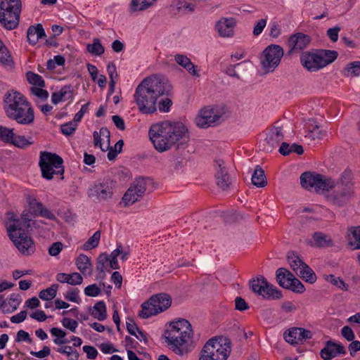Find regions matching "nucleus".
Listing matches in <instances>:
<instances>
[{
	"label": "nucleus",
	"instance_id": "1",
	"mask_svg": "<svg viewBox=\"0 0 360 360\" xmlns=\"http://www.w3.org/2000/svg\"><path fill=\"white\" fill-rule=\"evenodd\" d=\"M172 90V86L163 75H154L145 78L134 94L139 110L143 114L155 112L158 99L164 95H170Z\"/></svg>",
	"mask_w": 360,
	"mask_h": 360
},
{
	"label": "nucleus",
	"instance_id": "2",
	"mask_svg": "<svg viewBox=\"0 0 360 360\" xmlns=\"http://www.w3.org/2000/svg\"><path fill=\"white\" fill-rule=\"evenodd\" d=\"M150 138L156 150L164 152L172 146H183L189 139L188 129L180 122L165 121L153 124Z\"/></svg>",
	"mask_w": 360,
	"mask_h": 360
},
{
	"label": "nucleus",
	"instance_id": "3",
	"mask_svg": "<svg viewBox=\"0 0 360 360\" xmlns=\"http://www.w3.org/2000/svg\"><path fill=\"white\" fill-rule=\"evenodd\" d=\"M4 109L8 118L21 125H30L34 121L32 104L20 92L9 90L4 95Z\"/></svg>",
	"mask_w": 360,
	"mask_h": 360
},
{
	"label": "nucleus",
	"instance_id": "4",
	"mask_svg": "<svg viewBox=\"0 0 360 360\" xmlns=\"http://www.w3.org/2000/svg\"><path fill=\"white\" fill-rule=\"evenodd\" d=\"M169 348L175 354L183 356L188 353L192 342L193 330L191 323L184 319L170 323L164 334Z\"/></svg>",
	"mask_w": 360,
	"mask_h": 360
},
{
	"label": "nucleus",
	"instance_id": "5",
	"mask_svg": "<svg viewBox=\"0 0 360 360\" xmlns=\"http://www.w3.org/2000/svg\"><path fill=\"white\" fill-rule=\"evenodd\" d=\"M7 221L5 226L9 238L13 242L15 247L24 255H30L35 251L34 243L25 232L20 226V221L13 212L7 214Z\"/></svg>",
	"mask_w": 360,
	"mask_h": 360
},
{
	"label": "nucleus",
	"instance_id": "6",
	"mask_svg": "<svg viewBox=\"0 0 360 360\" xmlns=\"http://www.w3.org/2000/svg\"><path fill=\"white\" fill-rule=\"evenodd\" d=\"M338 57V52L320 49L314 52H304L300 56L302 65L309 72H317L333 63Z\"/></svg>",
	"mask_w": 360,
	"mask_h": 360
},
{
	"label": "nucleus",
	"instance_id": "7",
	"mask_svg": "<svg viewBox=\"0 0 360 360\" xmlns=\"http://www.w3.org/2000/svg\"><path fill=\"white\" fill-rule=\"evenodd\" d=\"M231 352V342L224 337L210 339L203 346L198 360H226Z\"/></svg>",
	"mask_w": 360,
	"mask_h": 360
},
{
	"label": "nucleus",
	"instance_id": "8",
	"mask_svg": "<svg viewBox=\"0 0 360 360\" xmlns=\"http://www.w3.org/2000/svg\"><path fill=\"white\" fill-rule=\"evenodd\" d=\"M21 8V0H2L0 3V24L7 30L16 28Z\"/></svg>",
	"mask_w": 360,
	"mask_h": 360
},
{
	"label": "nucleus",
	"instance_id": "9",
	"mask_svg": "<svg viewBox=\"0 0 360 360\" xmlns=\"http://www.w3.org/2000/svg\"><path fill=\"white\" fill-rule=\"evenodd\" d=\"M63 160L59 155L49 152H41L39 165L43 178L51 180L54 174L63 175L64 168ZM61 179H63L62 176Z\"/></svg>",
	"mask_w": 360,
	"mask_h": 360
},
{
	"label": "nucleus",
	"instance_id": "10",
	"mask_svg": "<svg viewBox=\"0 0 360 360\" xmlns=\"http://www.w3.org/2000/svg\"><path fill=\"white\" fill-rule=\"evenodd\" d=\"M171 304L172 298L169 295L165 293L154 295L141 304L142 310L138 315L141 319H148L165 311Z\"/></svg>",
	"mask_w": 360,
	"mask_h": 360
},
{
	"label": "nucleus",
	"instance_id": "11",
	"mask_svg": "<svg viewBox=\"0 0 360 360\" xmlns=\"http://www.w3.org/2000/svg\"><path fill=\"white\" fill-rule=\"evenodd\" d=\"M225 113L226 108L224 105L205 107L200 110L195 118V123L200 128L214 127L224 120Z\"/></svg>",
	"mask_w": 360,
	"mask_h": 360
},
{
	"label": "nucleus",
	"instance_id": "12",
	"mask_svg": "<svg viewBox=\"0 0 360 360\" xmlns=\"http://www.w3.org/2000/svg\"><path fill=\"white\" fill-rule=\"evenodd\" d=\"M283 55V49L279 45L271 44L266 47L260 57V63L264 72H273L280 64Z\"/></svg>",
	"mask_w": 360,
	"mask_h": 360
},
{
	"label": "nucleus",
	"instance_id": "13",
	"mask_svg": "<svg viewBox=\"0 0 360 360\" xmlns=\"http://www.w3.org/2000/svg\"><path fill=\"white\" fill-rule=\"evenodd\" d=\"M252 291L264 299L278 300L282 297V292L274 285L269 283L262 275L250 281Z\"/></svg>",
	"mask_w": 360,
	"mask_h": 360
},
{
	"label": "nucleus",
	"instance_id": "14",
	"mask_svg": "<svg viewBox=\"0 0 360 360\" xmlns=\"http://www.w3.org/2000/svg\"><path fill=\"white\" fill-rule=\"evenodd\" d=\"M115 183L110 180L96 182L88 189V196L94 202H105L112 199L114 193Z\"/></svg>",
	"mask_w": 360,
	"mask_h": 360
},
{
	"label": "nucleus",
	"instance_id": "15",
	"mask_svg": "<svg viewBox=\"0 0 360 360\" xmlns=\"http://www.w3.org/2000/svg\"><path fill=\"white\" fill-rule=\"evenodd\" d=\"M300 184L303 188L307 190L314 189L317 192L328 191L333 186V183L324 176L310 172L301 174Z\"/></svg>",
	"mask_w": 360,
	"mask_h": 360
},
{
	"label": "nucleus",
	"instance_id": "16",
	"mask_svg": "<svg viewBox=\"0 0 360 360\" xmlns=\"http://www.w3.org/2000/svg\"><path fill=\"white\" fill-rule=\"evenodd\" d=\"M150 183L149 179L138 178L127 189L122 198L124 206L131 205L139 201L146 191L147 186Z\"/></svg>",
	"mask_w": 360,
	"mask_h": 360
},
{
	"label": "nucleus",
	"instance_id": "17",
	"mask_svg": "<svg viewBox=\"0 0 360 360\" xmlns=\"http://www.w3.org/2000/svg\"><path fill=\"white\" fill-rule=\"evenodd\" d=\"M283 139L282 128L274 126L270 129L263 142L259 143V147L264 151L271 152Z\"/></svg>",
	"mask_w": 360,
	"mask_h": 360
},
{
	"label": "nucleus",
	"instance_id": "18",
	"mask_svg": "<svg viewBox=\"0 0 360 360\" xmlns=\"http://www.w3.org/2000/svg\"><path fill=\"white\" fill-rule=\"evenodd\" d=\"M312 333L307 329L293 327L288 329L283 334L285 340L291 345H297L303 340L311 339Z\"/></svg>",
	"mask_w": 360,
	"mask_h": 360
},
{
	"label": "nucleus",
	"instance_id": "19",
	"mask_svg": "<svg viewBox=\"0 0 360 360\" xmlns=\"http://www.w3.org/2000/svg\"><path fill=\"white\" fill-rule=\"evenodd\" d=\"M26 201L33 215L41 216L48 219H55V215L44 207L41 202H39L34 195L27 194Z\"/></svg>",
	"mask_w": 360,
	"mask_h": 360
},
{
	"label": "nucleus",
	"instance_id": "20",
	"mask_svg": "<svg viewBox=\"0 0 360 360\" xmlns=\"http://www.w3.org/2000/svg\"><path fill=\"white\" fill-rule=\"evenodd\" d=\"M311 41V37L306 34L297 32L291 35L288 39V45L289 53H298L307 48Z\"/></svg>",
	"mask_w": 360,
	"mask_h": 360
},
{
	"label": "nucleus",
	"instance_id": "21",
	"mask_svg": "<svg viewBox=\"0 0 360 360\" xmlns=\"http://www.w3.org/2000/svg\"><path fill=\"white\" fill-rule=\"evenodd\" d=\"M346 352V349L342 344L328 340L321 349L320 355L323 360H331L334 357L345 354Z\"/></svg>",
	"mask_w": 360,
	"mask_h": 360
},
{
	"label": "nucleus",
	"instance_id": "22",
	"mask_svg": "<svg viewBox=\"0 0 360 360\" xmlns=\"http://www.w3.org/2000/svg\"><path fill=\"white\" fill-rule=\"evenodd\" d=\"M216 180L217 184L219 187H220L222 190H226L229 188L231 180V177L228 173L227 169L224 165V162L222 160H216Z\"/></svg>",
	"mask_w": 360,
	"mask_h": 360
},
{
	"label": "nucleus",
	"instance_id": "23",
	"mask_svg": "<svg viewBox=\"0 0 360 360\" xmlns=\"http://www.w3.org/2000/svg\"><path fill=\"white\" fill-rule=\"evenodd\" d=\"M236 21L233 18H222L215 25V30L221 37H232Z\"/></svg>",
	"mask_w": 360,
	"mask_h": 360
},
{
	"label": "nucleus",
	"instance_id": "24",
	"mask_svg": "<svg viewBox=\"0 0 360 360\" xmlns=\"http://www.w3.org/2000/svg\"><path fill=\"white\" fill-rule=\"evenodd\" d=\"M93 137L95 147H99L102 151L109 149L110 133L106 127H101L99 131H94Z\"/></svg>",
	"mask_w": 360,
	"mask_h": 360
},
{
	"label": "nucleus",
	"instance_id": "25",
	"mask_svg": "<svg viewBox=\"0 0 360 360\" xmlns=\"http://www.w3.org/2000/svg\"><path fill=\"white\" fill-rule=\"evenodd\" d=\"M353 194V189L341 187L340 191H336L329 196V200L335 205L341 207L346 205Z\"/></svg>",
	"mask_w": 360,
	"mask_h": 360
},
{
	"label": "nucleus",
	"instance_id": "26",
	"mask_svg": "<svg viewBox=\"0 0 360 360\" xmlns=\"http://www.w3.org/2000/svg\"><path fill=\"white\" fill-rule=\"evenodd\" d=\"M46 36L44 29L41 24H37L36 25H31L27 31V37L28 42L31 45H35L39 39Z\"/></svg>",
	"mask_w": 360,
	"mask_h": 360
},
{
	"label": "nucleus",
	"instance_id": "27",
	"mask_svg": "<svg viewBox=\"0 0 360 360\" xmlns=\"http://www.w3.org/2000/svg\"><path fill=\"white\" fill-rule=\"evenodd\" d=\"M56 279L61 283H68L72 285H80L83 282L82 275L77 272L72 274L58 273L56 276Z\"/></svg>",
	"mask_w": 360,
	"mask_h": 360
},
{
	"label": "nucleus",
	"instance_id": "28",
	"mask_svg": "<svg viewBox=\"0 0 360 360\" xmlns=\"http://www.w3.org/2000/svg\"><path fill=\"white\" fill-rule=\"evenodd\" d=\"M174 60L179 65L186 69L191 75L197 77L200 76L198 71L196 70V66L186 55L176 54L174 56Z\"/></svg>",
	"mask_w": 360,
	"mask_h": 360
},
{
	"label": "nucleus",
	"instance_id": "29",
	"mask_svg": "<svg viewBox=\"0 0 360 360\" xmlns=\"http://www.w3.org/2000/svg\"><path fill=\"white\" fill-rule=\"evenodd\" d=\"M312 246L319 248H326L333 246V242L331 237L323 232L317 231L312 235Z\"/></svg>",
	"mask_w": 360,
	"mask_h": 360
},
{
	"label": "nucleus",
	"instance_id": "30",
	"mask_svg": "<svg viewBox=\"0 0 360 360\" xmlns=\"http://www.w3.org/2000/svg\"><path fill=\"white\" fill-rule=\"evenodd\" d=\"M276 281L279 285L287 289L290 287V281L294 278V275L285 268H279L276 272Z\"/></svg>",
	"mask_w": 360,
	"mask_h": 360
},
{
	"label": "nucleus",
	"instance_id": "31",
	"mask_svg": "<svg viewBox=\"0 0 360 360\" xmlns=\"http://www.w3.org/2000/svg\"><path fill=\"white\" fill-rule=\"evenodd\" d=\"M75 265L78 270L84 274L91 275L92 272L91 263L89 257L84 254H80L75 259Z\"/></svg>",
	"mask_w": 360,
	"mask_h": 360
},
{
	"label": "nucleus",
	"instance_id": "32",
	"mask_svg": "<svg viewBox=\"0 0 360 360\" xmlns=\"http://www.w3.org/2000/svg\"><path fill=\"white\" fill-rule=\"evenodd\" d=\"M252 183L258 188L264 187L267 184V180L264 170L259 165H257L252 175Z\"/></svg>",
	"mask_w": 360,
	"mask_h": 360
},
{
	"label": "nucleus",
	"instance_id": "33",
	"mask_svg": "<svg viewBox=\"0 0 360 360\" xmlns=\"http://www.w3.org/2000/svg\"><path fill=\"white\" fill-rule=\"evenodd\" d=\"M157 0H131L129 11L131 13L142 11L152 6Z\"/></svg>",
	"mask_w": 360,
	"mask_h": 360
},
{
	"label": "nucleus",
	"instance_id": "34",
	"mask_svg": "<svg viewBox=\"0 0 360 360\" xmlns=\"http://www.w3.org/2000/svg\"><path fill=\"white\" fill-rule=\"evenodd\" d=\"M92 316L98 321H104L107 318L106 306L103 301L97 302L93 307Z\"/></svg>",
	"mask_w": 360,
	"mask_h": 360
},
{
	"label": "nucleus",
	"instance_id": "35",
	"mask_svg": "<svg viewBox=\"0 0 360 360\" xmlns=\"http://www.w3.org/2000/svg\"><path fill=\"white\" fill-rule=\"evenodd\" d=\"M297 275L309 283H314L316 281V276L314 271L307 264L302 266L301 270Z\"/></svg>",
	"mask_w": 360,
	"mask_h": 360
},
{
	"label": "nucleus",
	"instance_id": "36",
	"mask_svg": "<svg viewBox=\"0 0 360 360\" xmlns=\"http://www.w3.org/2000/svg\"><path fill=\"white\" fill-rule=\"evenodd\" d=\"M288 262L290 268L297 274L301 270L302 266L306 264L300 257L293 252H290L287 255Z\"/></svg>",
	"mask_w": 360,
	"mask_h": 360
},
{
	"label": "nucleus",
	"instance_id": "37",
	"mask_svg": "<svg viewBox=\"0 0 360 360\" xmlns=\"http://www.w3.org/2000/svg\"><path fill=\"white\" fill-rule=\"evenodd\" d=\"M109 263V257L107 253H101L98 259L96 262V270L99 271L98 278H104L105 274V271L106 270L107 266Z\"/></svg>",
	"mask_w": 360,
	"mask_h": 360
},
{
	"label": "nucleus",
	"instance_id": "38",
	"mask_svg": "<svg viewBox=\"0 0 360 360\" xmlns=\"http://www.w3.org/2000/svg\"><path fill=\"white\" fill-rule=\"evenodd\" d=\"M58 288V284H52L49 288L42 290L39 292V298L46 301L53 300L56 296Z\"/></svg>",
	"mask_w": 360,
	"mask_h": 360
},
{
	"label": "nucleus",
	"instance_id": "39",
	"mask_svg": "<svg viewBox=\"0 0 360 360\" xmlns=\"http://www.w3.org/2000/svg\"><path fill=\"white\" fill-rule=\"evenodd\" d=\"M33 143L34 141L31 136L25 137V136L15 134V136L11 144L19 148L24 149L28 148Z\"/></svg>",
	"mask_w": 360,
	"mask_h": 360
},
{
	"label": "nucleus",
	"instance_id": "40",
	"mask_svg": "<svg viewBox=\"0 0 360 360\" xmlns=\"http://www.w3.org/2000/svg\"><path fill=\"white\" fill-rule=\"evenodd\" d=\"M6 300L7 302V307L9 308V311H6V313H12L18 309V306L21 303L22 299L19 294L12 293Z\"/></svg>",
	"mask_w": 360,
	"mask_h": 360
},
{
	"label": "nucleus",
	"instance_id": "41",
	"mask_svg": "<svg viewBox=\"0 0 360 360\" xmlns=\"http://www.w3.org/2000/svg\"><path fill=\"white\" fill-rule=\"evenodd\" d=\"M86 50L91 54L95 56H101L105 51V49L98 39H94L92 44H87Z\"/></svg>",
	"mask_w": 360,
	"mask_h": 360
},
{
	"label": "nucleus",
	"instance_id": "42",
	"mask_svg": "<svg viewBox=\"0 0 360 360\" xmlns=\"http://www.w3.org/2000/svg\"><path fill=\"white\" fill-rule=\"evenodd\" d=\"M11 63V55L8 48L0 39V64L3 65H10Z\"/></svg>",
	"mask_w": 360,
	"mask_h": 360
},
{
	"label": "nucleus",
	"instance_id": "43",
	"mask_svg": "<svg viewBox=\"0 0 360 360\" xmlns=\"http://www.w3.org/2000/svg\"><path fill=\"white\" fill-rule=\"evenodd\" d=\"M60 354H65L68 360H78L79 353L70 346H60L55 349Z\"/></svg>",
	"mask_w": 360,
	"mask_h": 360
},
{
	"label": "nucleus",
	"instance_id": "44",
	"mask_svg": "<svg viewBox=\"0 0 360 360\" xmlns=\"http://www.w3.org/2000/svg\"><path fill=\"white\" fill-rule=\"evenodd\" d=\"M122 253V244L119 243L117 245V248L114 250L109 257V264L112 269H119L120 266L117 262V257Z\"/></svg>",
	"mask_w": 360,
	"mask_h": 360
},
{
	"label": "nucleus",
	"instance_id": "45",
	"mask_svg": "<svg viewBox=\"0 0 360 360\" xmlns=\"http://www.w3.org/2000/svg\"><path fill=\"white\" fill-rule=\"evenodd\" d=\"M100 238H101V232L99 231H97L83 245L82 249L84 250L87 251V250H90L91 249L96 248L98 245Z\"/></svg>",
	"mask_w": 360,
	"mask_h": 360
},
{
	"label": "nucleus",
	"instance_id": "46",
	"mask_svg": "<svg viewBox=\"0 0 360 360\" xmlns=\"http://www.w3.org/2000/svg\"><path fill=\"white\" fill-rule=\"evenodd\" d=\"M324 278L326 281L331 283L333 285L336 286L339 289L343 290H348V285L345 283V281L341 279L340 277H336L334 275H325Z\"/></svg>",
	"mask_w": 360,
	"mask_h": 360
},
{
	"label": "nucleus",
	"instance_id": "47",
	"mask_svg": "<svg viewBox=\"0 0 360 360\" xmlns=\"http://www.w3.org/2000/svg\"><path fill=\"white\" fill-rule=\"evenodd\" d=\"M14 136L13 129L0 125V141L11 144Z\"/></svg>",
	"mask_w": 360,
	"mask_h": 360
},
{
	"label": "nucleus",
	"instance_id": "48",
	"mask_svg": "<svg viewBox=\"0 0 360 360\" xmlns=\"http://www.w3.org/2000/svg\"><path fill=\"white\" fill-rule=\"evenodd\" d=\"M352 238L349 243L354 246V249H360V226L352 227L349 229Z\"/></svg>",
	"mask_w": 360,
	"mask_h": 360
},
{
	"label": "nucleus",
	"instance_id": "49",
	"mask_svg": "<svg viewBox=\"0 0 360 360\" xmlns=\"http://www.w3.org/2000/svg\"><path fill=\"white\" fill-rule=\"evenodd\" d=\"M27 79L29 83L33 84V86L44 87L45 82L41 76L33 72H28L27 73Z\"/></svg>",
	"mask_w": 360,
	"mask_h": 360
},
{
	"label": "nucleus",
	"instance_id": "50",
	"mask_svg": "<svg viewBox=\"0 0 360 360\" xmlns=\"http://www.w3.org/2000/svg\"><path fill=\"white\" fill-rule=\"evenodd\" d=\"M352 174L350 171L347 169L345 170L340 178V185L341 187H346L352 189Z\"/></svg>",
	"mask_w": 360,
	"mask_h": 360
},
{
	"label": "nucleus",
	"instance_id": "51",
	"mask_svg": "<svg viewBox=\"0 0 360 360\" xmlns=\"http://www.w3.org/2000/svg\"><path fill=\"white\" fill-rule=\"evenodd\" d=\"M42 88L43 87L40 86H32L30 87V91L33 96L41 99L42 101H44L47 100L49 93L46 90H44Z\"/></svg>",
	"mask_w": 360,
	"mask_h": 360
},
{
	"label": "nucleus",
	"instance_id": "52",
	"mask_svg": "<svg viewBox=\"0 0 360 360\" xmlns=\"http://www.w3.org/2000/svg\"><path fill=\"white\" fill-rule=\"evenodd\" d=\"M290 287H288V290H290L294 292L297 293H302L305 290V288L304 285L302 283V282L297 279L295 276L294 278L290 281Z\"/></svg>",
	"mask_w": 360,
	"mask_h": 360
},
{
	"label": "nucleus",
	"instance_id": "53",
	"mask_svg": "<svg viewBox=\"0 0 360 360\" xmlns=\"http://www.w3.org/2000/svg\"><path fill=\"white\" fill-rule=\"evenodd\" d=\"M77 127V124H76L75 122L70 121L62 124L60 126V130L63 134L66 136H70L75 132Z\"/></svg>",
	"mask_w": 360,
	"mask_h": 360
},
{
	"label": "nucleus",
	"instance_id": "54",
	"mask_svg": "<svg viewBox=\"0 0 360 360\" xmlns=\"http://www.w3.org/2000/svg\"><path fill=\"white\" fill-rule=\"evenodd\" d=\"M79 290L77 288L70 289L65 295V300L79 304L81 300L79 297Z\"/></svg>",
	"mask_w": 360,
	"mask_h": 360
},
{
	"label": "nucleus",
	"instance_id": "55",
	"mask_svg": "<svg viewBox=\"0 0 360 360\" xmlns=\"http://www.w3.org/2000/svg\"><path fill=\"white\" fill-rule=\"evenodd\" d=\"M101 293V289L96 284H91L84 288V294L89 297H96Z\"/></svg>",
	"mask_w": 360,
	"mask_h": 360
},
{
	"label": "nucleus",
	"instance_id": "56",
	"mask_svg": "<svg viewBox=\"0 0 360 360\" xmlns=\"http://www.w3.org/2000/svg\"><path fill=\"white\" fill-rule=\"evenodd\" d=\"M61 323L63 327L69 329L72 332H75L78 326L77 321L66 317L62 319Z\"/></svg>",
	"mask_w": 360,
	"mask_h": 360
},
{
	"label": "nucleus",
	"instance_id": "57",
	"mask_svg": "<svg viewBox=\"0 0 360 360\" xmlns=\"http://www.w3.org/2000/svg\"><path fill=\"white\" fill-rule=\"evenodd\" d=\"M347 70L354 76L360 75V61H354L348 64Z\"/></svg>",
	"mask_w": 360,
	"mask_h": 360
},
{
	"label": "nucleus",
	"instance_id": "58",
	"mask_svg": "<svg viewBox=\"0 0 360 360\" xmlns=\"http://www.w3.org/2000/svg\"><path fill=\"white\" fill-rule=\"evenodd\" d=\"M63 248V245L60 242L53 243L49 248V253L51 256L56 257L60 254Z\"/></svg>",
	"mask_w": 360,
	"mask_h": 360
},
{
	"label": "nucleus",
	"instance_id": "59",
	"mask_svg": "<svg viewBox=\"0 0 360 360\" xmlns=\"http://www.w3.org/2000/svg\"><path fill=\"white\" fill-rule=\"evenodd\" d=\"M172 105V101L168 98H165L159 102L158 108L160 112H167Z\"/></svg>",
	"mask_w": 360,
	"mask_h": 360
},
{
	"label": "nucleus",
	"instance_id": "60",
	"mask_svg": "<svg viewBox=\"0 0 360 360\" xmlns=\"http://www.w3.org/2000/svg\"><path fill=\"white\" fill-rule=\"evenodd\" d=\"M341 335L347 341H352L355 338L354 331L350 327L347 326H344L341 329Z\"/></svg>",
	"mask_w": 360,
	"mask_h": 360
},
{
	"label": "nucleus",
	"instance_id": "61",
	"mask_svg": "<svg viewBox=\"0 0 360 360\" xmlns=\"http://www.w3.org/2000/svg\"><path fill=\"white\" fill-rule=\"evenodd\" d=\"M83 351L86 354L89 359H95L98 355L97 349L93 346L85 345L83 347Z\"/></svg>",
	"mask_w": 360,
	"mask_h": 360
},
{
	"label": "nucleus",
	"instance_id": "62",
	"mask_svg": "<svg viewBox=\"0 0 360 360\" xmlns=\"http://www.w3.org/2000/svg\"><path fill=\"white\" fill-rule=\"evenodd\" d=\"M72 89L71 85H66L58 91L64 101H67L72 97Z\"/></svg>",
	"mask_w": 360,
	"mask_h": 360
},
{
	"label": "nucleus",
	"instance_id": "63",
	"mask_svg": "<svg viewBox=\"0 0 360 360\" xmlns=\"http://www.w3.org/2000/svg\"><path fill=\"white\" fill-rule=\"evenodd\" d=\"M20 223V226L22 228V230H24L23 229H28L30 226V214L27 212H23L21 215V219H18Z\"/></svg>",
	"mask_w": 360,
	"mask_h": 360
},
{
	"label": "nucleus",
	"instance_id": "64",
	"mask_svg": "<svg viewBox=\"0 0 360 360\" xmlns=\"http://www.w3.org/2000/svg\"><path fill=\"white\" fill-rule=\"evenodd\" d=\"M126 325L128 333L131 335H136V332L140 330L132 319H128Z\"/></svg>",
	"mask_w": 360,
	"mask_h": 360
}]
</instances>
